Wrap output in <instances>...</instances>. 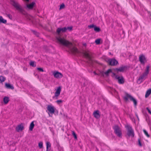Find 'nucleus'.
Instances as JSON below:
<instances>
[{"label":"nucleus","mask_w":151,"mask_h":151,"mask_svg":"<svg viewBox=\"0 0 151 151\" xmlns=\"http://www.w3.org/2000/svg\"><path fill=\"white\" fill-rule=\"evenodd\" d=\"M83 54L85 58L88 60L89 63L92 62V57L91 55V53L88 50L84 51Z\"/></svg>","instance_id":"nucleus-4"},{"label":"nucleus","mask_w":151,"mask_h":151,"mask_svg":"<svg viewBox=\"0 0 151 151\" xmlns=\"http://www.w3.org/2000/svg\"><path fill=\"white\" fill-rule=\"evenodd\" d=\"M30 65L33 67H35L36 66L35 62L34 61L30 62Z\"/></svg>","instance_id":"nucleus-29"},{"label":"nucleus","mask_w":151,"mask_h":151,"mask_svg":"<svg viewBox=\"0 0 151 151\" xmlns=\"http://www.w3.org/2000/svg\"><path fill=\"white\" fill-rule=\"evenodd\" d=\"M151 93V89H149L145 93V97L146 98H147Z\"/></svg>","instance_id":"nucleus-22"},{"label":"nucleus","mask_w":151,"mask_h":151,"mask_svg":"<svg viewBox=\"0 0 151 151\" xmlns=\"http://www.w3.org/2000/svg\"><path fill=\"white\" fill-rule=\"evenodd\" d=\"M146 109L147 110L148 112L150 115H151V110L148 107H147Z\"/></svg>","instance_id":"nucleus-38"},{"label":"nucleus","mask_w":151,"mask_h":151,"mask_svg":"<svg viewBox=\"0 0 151 151\" xmlns=\"http://www.w3.org/2000/svg\"><path fill=\"white\" fill-rule=\"evenodd\" d=\"M7 16L10 19H12V16L11 15L9 14H7Z\"/></svg>","instance_id":"nucleus-40"},{"label":"nucleus","mask_w":151,"mask_h":151,"mask_svg":"<svg viewBox=\"0 0 151 151\" xmlns=\"http://www.w3.org/2000/svg\"><path fill=\"white\" fill-rule=\"evenodd\" d=\"M150 66H147L145 72L139 78L137 82L139 81L140 82H142L145 79L149 73Z\"/></svg>","instance_id":"nucleus-2"},{"label":"nucleus","mask_w":151,"mask_h":151,"mask_svg":"<svg viewBox=\"0 0 151 151\" xmlns=\"http://www.w3.org/2000/svg\"><path fill=\"white\" fill-rule=\"evenodd\" d=\"M9 101V98L8 97L5 96L3 99V101L5 104H7Z\"/></svg>","instance_id":"nucleus-19"},{"label":"nucleus","mask_w":151,"mask_h":151,"mask_svg":"<svg viewBox=\"0 0 151 151\" xmlns=\"http://www.w3.org/2000/svg\"><path fill=\"white\" fill-rule=\"evenodd\" d=\"M37 69L38 71H41L42 72H44V70L42 68H37Z\"/></svg>","instance_id":"nucleus-37"},{"label":"nucleus","mask_w":151,"mask_h":151,"mask_svg":"<svg viewBox=\"0 0 151 151\" xmlns=\"http://www.w3.org/2000/svg\"><path fill=\"white\" fill-rule=\"evenodd\" d=\"M127 129V135L129 136L134 137V130L132 129V127L129 125L127 124L125 126Z\"/></svg>","instance_id":"nucleus-3"},{"label":"nucleus","mask_w":151,"mask_h":151,"mask_svg":"<svg viewBox=\"0 0 151 151\" xmlns=\"http://www.w3.org/2000/svg\"><path fill=\"white\" fill-rule=\"evenodd\" d=\"M114 131L117 136L119 137H122V132L121 130L117 126H116L114 128Z\"/></svg>","instance_id":"nucleus-6"},{"label":"nucleus","mask_w":151,"mask_h":151,"mask_svg":"<svg viewBox=\"0 0 151 151\" xmlns=\"http://www.w3.org/2000/svg\"><path fill=\"white\" fill-rule=\"evenodd\" d=\"M56 38L60 44L69 48L72 52L74 53H79V52L78 49L75 47H73L71 49V47L73 45L72 42L67 40L64 38L60 37H57Z\"/></svg>","instance_id":"nucleus-1"},{"label":"nucleus","mask_w":151,"mask_h":151,"mask_svg":"<svg viewBox=\"0 0 151 151\" xmlns=\"http://www.w3.org/2000/svg\"><path fill=\"white\" fill-rule=\"evenodd\" d=\"M66 29H68L69 30H71L72 29V27H68L66 28Z\"/></svg>","instance_id":"nucleus-41"},{"label":"nucleus","mask_w":151,"mask_h":151,"mask_svg":"<svg viewBox=\"0 0 151 151\" xmlns=\"http://www.w3.org/2000/svg\"><path fill=\"white\" fill-rule=\"evenodd\" d=\"M5 87L6 88L8 89H14V87L12 85H11L9 83H5Z\"/></svg>","instance_id":"nucleus-18"},{"label":"nucleus","mask_w":151,"mask_h":151,"mask_svg":"<svg viewBox=\"0 0 151 151\" xmlns=\"http://www.w3.org/2000/svg\"><path fill=\"white\" fill-rule=\"evenodd\" d=\"M23 70H25V71H26V70H27V68H24Z\"/></svg>","instance_id":"nucleus-42"},{"label":"nucleus","mask_w":151,"mask_h":151,"mask_svg":"<svg viewBox=\"0 0 151 151\" xmlns=\"http://www.w3.org/2000/svg\"><path fill=\"white\" fill-rule=\"evenodd\" d=\"M6 20L4 19L1 16H0V23H1L5 24L6 23Z\"/></svg>","instance_id":"nucleus-23"},{"label":"nucleus","mask_w":151,"mask_h":151,"mask_svg":"<svg viewBox=\"0 0 151 151\" xmlns=\"http://www.w3.org/2000/svg\"><path fill=\"white\" fill-rule=\"evenodd\" d=\"M94 31L96 32H99L100 30V28L96 26L94 27Z\"/></svg>","instance_id":"nucleus-28"},{"label":"nucleus","mask_w":151,"mask_h":151,"mask_svg":"<svg viewBox=\"0 0 151 151\" xmlns=\"http://www.w3.org/2000/svg\"><path fill=\"white\" fill-rule=\"evenodd\" d=\"M35 4V3L34 2H32L30 4H28L27 5V6L28 8L29 9H32L34 5Z\"/></svg>","instance_id":"nucleus-20"},{"label":"nucleus","mask_w":151,"mask_h":151,"mask_svg":"<svg viewBox=\"0 0 151 151\" xmlns=\"http://www.w3.org/2000/svg\"><path fill=\"white\" fill-rule=\"evenodd\" d=\"M56 102L58 104H59L60 103H61L63 102L62 100H57Z\"/></svg>","instance_id":"nucleus-35"},{"label":"nucleus","mask_w":151,"mask_h":151,"mask_svg":"<svg viewBox=\"0 0 151 151\" xmlns=\"http://www.w3.org/2000/svg\"><path fill=\"white\" fill-rule=\"evenodd\" d=\"M101 41L100 39H98L96 40L95 42L96 44L97 45H98L100 44Z\"/></svg>","instance_id":"nucleus-30"},{"label":"nucleus","mask_w":151,"mask_h":151,"mask_svg":"<svg viewBox=\"0 0 151 151\" xmlns=\"http://www.w3.org/2000/svg\"><path fill=\"white\" fill-rule=\"evenodd\" d=\"M46 151H48V147H50L51 144L49 142H46Z\"/></svg>","instance_id":"nucleus-27"},{"label":"nucleus","mask_w":151,"mask_h":151,"mask_svg":"<svg viewBox=\"0 0 151 151\" xmlns=\"http://www.w3.org/2000/svg\"><path fill=\"white\" fill-rule=\"evenodd\" d=\"M53 74L54 76V77L57 78H61L63 76V75L61 73L58 71H55L53 72Z\"/></svg>","instance_id":"nucleus-10"},{"label":"nucleus","mask_w":151,"mask_h":151,"mask_svg":"<svg viewBox=\"0 0 151 151\" xmlns=\"http://www.w3.org/2000/svg\"><path fill=\"white\" fill-rule=\"evenodd\" d=\"M114 76H115L116 78L118 80L119 83L120 84H123L124 83V79L122 76H116L114 73H113Z\"/></svg>","instance_id":"nucleus-7"},{"label":"nucleus","mask_w":151,"mask_h":151,"mask_svg":"<svg viewBox=\"0 0 151 151\" xmlns=\"http://www.w3.org/2000/svg\"><path fill=\"white\" fill-rule=\"evenodd\" d=\"M67 30V29L66 27L63 28H59L57 29L56 31L58 34H59L61 32H65Z\"/></svg>","instance_id":"nucleus-13"},{"label":"nucleus","mask_w":151,"mask_h":151,"mask_svg":"<svg viewBox=\"0 0 151 151\" xmlns=\"http://www.w3.org/2000/svg\"><path fill=\"white\" fill-rule=\"evenodd\" d=\"M93 115L94 117L98 119L100 117V115L99 114V111L98 110L95 111L93 113Z\"/></svg>","instance_id":"nucleus-17"},{"label":"nucleus","mask_w":151,"mask_h":151,"mask_svg":"<svg viewBox=\"0 0 151 151\" xmlns=\"http://www.w3.org/2000/svg\"><path fill=\"white\" fill-rule=\"evenodd\" d=\"M72 134L75 139H76L77 138L76 135L74 131H73L72 132Z\"/></svg>","instance_id":"nucleus-34"},{"label":"nucleus","mask_w":151,"mask_h":151,"mask_svg":"<svg viewBox=\"0 0 151 151\" xmlns=\"http://www.w3.org/2000/svg\"><path fill=\"white\" fill-rule=\"evenodd\" d=\"M130 101H132L133 102L134 105L135 106H136L137 105V102L136 100L133 97L131 99Z\"/></svg>","instance_id":"nucleus-26"},{"label":"nucleus","mask_w":151,"mask_h":151,"mask_svg":"<svg viewBox=\"0 0 151 151\" xmlns=\"http://www.w3.org/2000/svg\"><path fill=\"white\" fill-rule=\"evenodd\" d=\"M132 97H133L131 95L127 93H126L125 94V96L124 97V99L125 101H127L128 99H129L130 100L131 99H132Z\"/></svg>","instance_id":"nucleus-14"},{"label":"nucleus","mask_w":151,"mask_h":151,"mask_svg":"<svg viewBox=\"0 0 151 151\" xmlns=\"http://www.w3.org/2000/svg\"><path fill=\"white\" fill-rule=\"evenodd\" d=\"M65 6V4H64L63 3L62 4H61L60 7V9H63L64 8Z\"/></svg>","instance_id":"nucleus-33"},{"label":"nucleus","mask_w":151,"mask_h":151,"mask_svg":"<svg viewBox=\"0 0 151 151\" xmlns=\"http://www.w3.org/2000/svg\"><path fill=\"white\" fill-rule=\"evenodd\" d=\"M109 64L110 65H115L118 63V61L115 59H109L108 61Z\"/></svg>","instance_id":"nucleus-9"},{"label":"nucleus","mask_w":151,"mask_h":151,"mask_svg":"<svg viewBox=\"0 0 151 151\" xmlns=\"http://www.w3.org/2000/svg\"><path fill=\"white\" fill-rule=\"evenodd\" d=\"M34 126L35 125L34 123V122L33 121L32 122H31L30 125L29 127V130H30V131H32L34 127Z\"/></svg>","instance_id":"nucleus-24"},{"label":"nucleus","mask_w":151,"mask_h":151,"mask_svg":"<svg viewBox=\"0 0 151 151\" xmlns=\"http://www.w3.org/2000/svg\"><path fill=\"white\" fill-rule=\"evenodd\" d=\"M61 91V88L60 86L58 87L56 90L55 92V97H57L60 95V92Z\"/></svg>","instance_id":"nucleus-11"},{"label":"nucleus","mask_w":151,"mask_h":151,"mask_svg":"<svg viewBox=\"0 0 151 151\" xmlns=\"http://www.w3.org/2000/svg\"><path fill=\"white\" fill-rule=\"evenodd\" d=\"M47 110L48 111V114L49 113L52 114L55 111V108L54 107L51 105H49L47 107Z\"/></svg>","instance_id":"nucleus-8"},{"label":"nucleus","mask_w":151,"mask_h":151,"mask_svg":"<svg viewBox=\"0 0 151 151\" xmlns=\"http://www.w3.org/2000/svg\"><path fill=\"white\" fill-rule=\"evenodd\" d=\"M6 80V78L4 76H0V82L2 83L4 82Z\"/></svg>","instance_id":"nucleus-25"},{"label":"nucleus","mask_w":151,"mask_h":151,"mask_svg":"<svg viewBox=\"0 0 151 151\" xmlns=\"http://www.w3.org/2000/svg\"><path fill=\"white\" fill-rule=\"evenodd\" d=\"M111 72V69H109L105 72H102V74L103 76H104V74H105L106 76H108L109 75V74Z\"/></svg>","instance_id":"nucleus-21"},{"label":"nucleus","mask_w":151,"mask_h":151,"mask_svg":"<svg viewBox=\"0 0 151 151\" xmlns=\"http://www.w3.org/2000/svg\"><path fill=\"white\" fill-rule=\"evenodd\" d=\"M24 129V126L22 124H21L18 125L16 127V130L17 132L22 131Z\"/></svg>","instance_id":"nucleus-12"},{"label":"nucleus","mask_w":151,"mask_h":151,"mask_svg":"<svg viewBox=\"0 0 151 151\" xmlns=\"http://www.w3.org/2000/svg\"><path fill=\"white\" fill-rule=\"evenodd\" d=\"M12 5L17 9H21V6L19 4L15 2H13Z\"/></svg>","instance_id":"nucleus-15"},{"label":"nucleus","mask_w":151,"mask_h":151,"mask_svg":"<svg viewBox=\"0 0 151 151\" xmlns=\"http://www.w3.org/2000/svg\"><path fill=\"white\" fill-rule=\"evenodd\" d=\"M143 132H144L145 134L146 135V136L149 137H150L149 135L148 132L146 131L145 129L143 130Z\"/></svg>","instance_id":"nucleus-31"},{"label":"nucleus","mask_w":151,"mask_h":151,"mask_svg":"<svg viewBox=\"0 0 151 151\" xmlns=\"http://www.w3.org/2000/svg\"><path fill=\"white\" fill-rule=\"evenodd\" d=\"M139 60L141 64L144 65L145 63L147 61L146 58L143 54H141L139 56Z\"/></svg>","instance_id":"nucleus-5"},{"label":"nucleus","mask_w":151,"mask_h":151,"mask_svg":"<svg viewBox=\"0 0 151 151\" xmlns=\"http://www.w3.org/2000/svg\"><path fill=\"white\" fill-rule=\"evenodd\" d=\"M38 146L40 148L43 147V142H40L38 143Z\"/></svg>","instance_id":"nucleus-32"},{"label":"nucleus","mask_w":151,"mask_h":151,"mask_svg":"<svg viewBox=\"0 0 151 151\" xmlns=\"http://www.w3.org/2000/svg\"><path fill=\"white\" fill-rule=\"evenodd\" d=\"M126 68L125 66H122L120 67L119 68H116L114 70L115 71H117V72H123L125 70Z\"/></svg>","instance_id":"nucleus-16"},{"label":"nucleus","mask_w":151,"mask_h":151,"mask_svg":"<svg viewBox=\"0 0 151 151\" xmlns=\"http://www.w3.org/2000/svg\"><path fill=\"white\" fill-rule=\"evenodd\" d=\"M138 145H139L141 147L142 146V144L141 142V141L140 139H139L138 140Z\"/></svg>","instance_id":"nucleus-39"},{"label":"nucleus","mask_w":151,"mask_h":151,"mask_svg":"<svg viewBox=\"0 0 151 151\" xmlns=\"http://www.w3.org/2000/svg\"><path fill=\"white\" fill-rule=\"evenodd\" d=\"M95 27V26L93 24H92L91 25H88V27L89 29H91V28H94Z\"/></svg>","instance_id":"nucleus-36"}]
</instances>
